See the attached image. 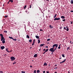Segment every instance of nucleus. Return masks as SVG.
Here are the masks:
<instances>
[{
	"mask_svg": "<svg viewBox=\"0 0 73 73\" xmlns=\"http://www.w3.org/2000/svg\"><path fill=\"white\" fill-rule=\"evenodd\" d=\"M62 27H60V29H62Z\"/></svg>",
	"mask_w": 73,
	"mask_h": 73,
	"instance_id": "ea45409f",
	"label": "nucleus"
},
{
	"mask_svg": "<svg viewBox=\"0 0 73 73\" xmlns=\"http://www.w3.org/2000/svg\"><path fill=\"white\" fill-rule=\"evenodd\" d=\"M0 73H3V72L1 71V70H0Z\"/></svg>",
	"mask_w": 73,
	"mask_h": 73,
	"instance_id": "a19ab883",
	"label": "nucleus"
},
{
	"mask_svg": "<svg viewBox=\"0 0 73 73\" xmlns=\"http://www.w3.org/2000/svg\"><path fill=\"white\" fill-rule=\"evenodd\" d=\"M66 28H67V29H66V31H68L69 30V29L68 28V27H66Z\"/></svg>",
	"mask_w": 73,
	"mask_h": 73,
	"instance_id": "9b49d317",
	"label": "nucleus"
},
{
	"mask_svg": "<svg viewBox=\"0 0 73 73\" xmlns=\"http://www.w3.org/2000/svg\"><path fill=\"white\" fill-rule=\"evenodd\" d=\"M35 37L37 39L39 38V36H37V35H36L35 36Z\"/></svg>",
	"mask_w": 73,
	"mask_h": 73,
	"instance_id": "4468645a",
	"label": "nucleus"
},
{
	"mask_svg": "<svg viewBox=\"0 0 73 73\" xmlns=\"http://www.w3.org/2000/svg\"><path fill=\"white\" fill-rule=\"evenodd\" d=\"M70 50V47H68L67 48V50Z\"/></svg>",
	"mask_w": 73,
	"mask_h": 73,
	"instance_id": "5701e85b",
	"label": "nucleus"
},
{
	"mask_svg": "<svg viewBox=\"0 0 73 73\" xmlns=\"http://www.w3.org/2000/svg\"><path fill=\"white\" fill-rule=\"evenodd\" d=\"M37 57V54H35L34 56V57L35 58H36Z\"/></svg>",
	"mask_w": 73,
	"mask_h": 73,
	"instance_id": "9d476101",
	"label": "nucleus"
},
{
	"mask_svg": "<svg viewBox=\"0 0 73 73\" xmlns=\"http://www.w3.org/2000/svg\"><path fill=\"white\" fill-rule=\"evenodd\" d=\"M66 21V20L65 19H63L62 20L63 21Z\"/></svg>",
	"mask_w": 73,
	"mask_h": 73,
	"instance_id": "473e14b6",
	"label": "nucleus"
},
{
	"mask_svg": "<svg viewBox=\"0 0 73 73\" xmlns=\"http://www.w3.org/2000/svg\"><path fill=\"white\" fill-rule=\"evenodd\" d=\"M7 54H4V56H6L7 55Z\"/></svg>",
	"mask_w": 73,
	"mask_h": 73,
	"instance_id": "e2e57ef3",
	"label": "nucleus"
},
{
	"mask_svg": "<svg viewBox=\"0 0 73 73\" xmlns=\"http://www.w3.org/2000/svg\"><path fill=\"white\" fill-rule=\"evenodd\" d=\"M10 59H11V61H13L15 60L16 59V58H15L14 56H12L11 57Z\"/></svg>",
	"mask_w": 73,
	"mask_h": 73,
	"instance_id": "7ed1b4c3",
	"label": "nucleus"
},
{
	"mask_svg": "<svg viewBox=\"0 0 73 73\" xmlns=\"http://www.w3.org/2000/svg\"><path fill=\"white\" fill-rule=\"evenodd\" d=\"M6 51H7V52H8V48H6Z\"/></svg>",
	"mask_w": 73,
	"mask_h": 73,
	"instance_id": "2f4dec72",
	"label": "nucleus"
},
{
	"mask_svg": "<svg viewBox=\"0 0 73 73\" xmlns=\"http://www.w3.org/2000/svg\"><path fill=\"white\" fill-rule=\"evenodd\" d=\"M49 27L50 28V29H52L53 28V27L51 25H49Z\"/></svg>",
	"mask_w": 73,
	"mask_h": 73,
	"instance_id": "ddd939ff",
	"label": "nucleus"
},
{
	"mask_svg": "<svg viewBox=\"0 0 73 73\" xmlns=\"http://www.w3.org/2000/svg\"><path fill=\"white\" fill-rule=\"evenodd\" d=\"M40 72V71L39 70H38L36 71V73H39Z\"/></svg>",
	"mask_w": 73,
	"mask_h": 73,
	"instance_id": "f3484780",
	"label": "nucleus"
},
{
	"mask_svg": "<svg viewBox=\"0 0 73 73\" xmlns=\"http://www.w3.org/2000/svg\"><path fill=\"white\" fill-rule=\"evenodd\" d=\"M64 27V29L65 30H66V27Z\"/></svg>",
	"mask_w": 73,
	"mask_h": 73,
	"instance_id": "e433bc0d",
	"label": "nucleus"
},
{
	"mask_svg": "<svg viewBox=\"0 0 73 73\" xmlns=\"http://www.w3.org/2000/svg\"><path fill=\"white\" fill-rule=\"evenodd\" d=\"M9 2H9H9H7V4H9Z\"/></svg>",
	"mask_w": 73,
	"mask_h": 73,
	"instance_id": "0e129e2a",
	"label": "nucleus"
},
{
	"mask_svg": "<svg viewBox=\"0 0 73 73\" xmlns=\"http://www.w3.org/2000/svg\"><path fill=\"white\" fill-rule=\"evenodd\" d=\"M4 32L5 33H7V31H4Z\"/></svg>",
	"mask_w": 73,
	"mask_h": 73,
	"instance_id": "c85d7f7f",
	"label": "nucleus"
},
{
	"mask_svg": "<svg viewBox=\"0 0 73 73\" xmlns=\"http://www.w3.org/2000/svg\"><path fill=\"white\" fill-rule=\"evenodd\" d=\"M46 73H49V71H47Z\"/></svg>",
	"mask_w": 73,
	"mask_h": 73,
	"instance_id": "603ef678",
	"label": "nucleus"
},
{
	"mask_svg": "<svg viewBox=\"0 0 73 73\" xmlns=\"http://www.w3.org/2000/svg\"><path fill=\"white\" fill-rule=\"evenodd\" d=\"M12 52V50H11L9 51L10 52Z\"/></svg>",
	"mask_w": 73,
	"mask_h": 73,
	"instance_id": "052dcab7",
	"label": "nucleus"
},
{
	"mask_svg": "<svg viewBox=\"0 0 73 73\" xmlns=\"http://www.w3.org/2000/svg\"><path fill=\"white\" fill-rule=\"evenodd\" d=\"M44 45H45V44H41L40 45V46L42 47L43 46H44Z\"/></svg>",
	"mask_w": 73,
	"mask_h": 73,
	"instance_id": "f8f14e48",
	"label": "nucleus"
},
{
	"mask_svg": "<svg viewBox=\"0 0 73 73\" xmlns=\"http://www.w3.org/2000/svg\"><path fill=\"white\" fill-rule=\"evenodd\" d=\"M35 42H33V43L32 44V46H33L35 44Z\"/></svg>",
	"mask_w": 73,
	"mask_h": 73,
	"instance_id": "bb28decb",
	"label": "nucleus"
},
{
	"mask_svg": "<svg viewBox=\"0 0 73 73\" xmlns=\"http://www.w3.org/2000/svg\"><path fill=\"white\" fill-rule=\"evenodd\" d=\"M57 66V64H55V65H54V66Z\"/></svg>",
	"mask_w": 73,
	"mask_h": 73,
	"instance_id": "4d7b16f0",
	"label": "nucleus"
},
{
	"mask_svg": "<svg viewBox=\"0 0 73 73\" xmlns=\"http://www.w3.org/2000/svg\"><path fill=\"white\" fill-rule=\"evenodd\" d=\"M40 49H39V50L40 51L41 50V48H40Z\"/></svg>",
	"mask_w": 73,
	"mask_h": 73,
	"instance_id": "680f3d73",
	"label": "nucleus"
},
{
	"mask_svg": "<svg viewBox=\"0 0 73 73\" xmlns=\"http://www.w3.org/2000/svg\"><path fill=\"white\" fill-rule=\"evenodd\" d=\"M58 69V67L56 66V67H55L54 68V69Z\"/></svg>",
	"mask_w": 73,
	"mask_h": 73,
	"instance_id": "4be33fe9",
	"label": "nucleus"
},
{
	"mask_svg": "<svg viewBox=\"0 0 73 73\" xmlns=\"http://www.w3.org/2000/svg\"><path fill=\"white\" fill-rule=\"evenodd\" d=\"M35 39H34L33 41V42H35Z\"/></svg>",
	"mask_w": 73,
	"mask_h": 73,
	"instance_id": "37998d69",
	"label": "nucleus"
},
{
	"mask_svg": "<svg viewBox=\"0 0 73 73\" xmlns=\"http://www.w3.org/2000/svg\"><path fill=\"white\" fill-rule=\"evenodd\" d=\"M13 40H14V41H16L17 40V39L16 38L14 39L13 38Z\"/></svg>",
	"mask_w": 73,
	"mask_h": 73,
	"instance_id": "a878e982",
	"label": "nucleus"
},
{
	"mask_svg": "<svg viewBox=\"0 0 73 73\" xmlns=\"http://www.w3.org/2000/svg\"><path fill=\"white\" fill-rule=\"evenodd\" d=\"M2 43L3 44H5V38H3V40H2Z\"/></svg>",
	"mask_w": 73,
	"mask_h": 73,
	"instance_id": "0eeeda50",
	"label": "nucleus"
},
{
	"mask_svg": "<svg viewBox=\"0 0 73 73\" xmlns=\"http://www.w3.org/2000/svg\"><path fill=\"white\" fill-rule=\"evenodd\" d=\"M61 19H64L65 18V17L63 16H61Z\"/></svg>",
	"mask_w": 73,
	"mask_h": 73,
	"instance_id": "2eb2a0df",
	"label": "nucleus"
},
{
	"mask_svg": "<svg viewBox=\"0 0 73 73\" xmlns=\"http://www.w3.org/2000/svg\"><path fill=\"white\" fill-rule=\"evenodd\" d=\"M26 37L27 38H30V37H29V35H27Z\"/></svg>",
	"mask_w": 73,
	"mask_h": 73,
	"instance_id": "aec40b11",
	"label": "nucleus"
},
{
	"mask_svg": "<svg viewBox=\"0 0 73 73\" xmlns=\"http://www.w3.org/2000/svg\"><path fill=\"white\" fill-rule=\"evenodd\" d=\"M61 48V47L60 46H59L58 47V49H60Z\"/></svg>",
	"mask_w": 73,
	"mask_h": 73,
	"instance_id": "72a5a7b5",
	"label": "nucleus"
},
{
	"mask_svg": "<svg viewBox=\"0 0 73 73\" xmlns=\"http://www.w3.org/2000/svg\"><path fill=\"white\" fill-rule=\"evenodd\" d=\"M50 40H51L50 39L48 38V39H47V41H50Z\"/></svg>",
	"mask_w": 73,
	"mask_h": 73,
	"instance_id": "b1692460",
	"label": "nucleus"
},
{
	"mask_svg": "<svg viewBox=\"0 0 73 73\" xmlns=\"http://www.w3.org/2000/svg\"><path fill=\"white\" fill-rule=\"evenodd\" d=\"M31 7H32V6L31 5H29V8H31Z\"/></svg>",
	"mask_w": 73,
	"mask_h": 73,
	"instance_id": "58836bf2",
	"label": "nucleus"
},
{
	"mask_svg": "<svg viewBox=\"0 0 73 73\" xmlns=\"http://www.w3.org/2000/svg\"><path fill=\"white\" fill-rule=\"evenodd\" d=\"M73 23L72 21H71V24H72Z\"/></svg>",
	"mask_w": 73,
	"mask_h": 73,
	"instance_id": "de8ad7c7",
	"label": "nucleus"
},
{
	"mask_svg": "<svg viewBox=\"0 0 73 73\" xmlns=\"http://www.w3.org/2000/svg\"><path fill=\"white\" fill-rule=\"evenodd\" d=\"M16 62H14V63H13V64H16Z\"/></svg>",
	"mask_w": 73,
	"mask_h": 73,
	"instance_id": "c9c22d12",
	"label": "nucleus"
},
{
	"mask_svg": "<svg viewBox=\"0 0 73 73\" xmlns=\"http://www.w3.org/2000/svg\"><path fill=\"white\" fill-rule=\"evenodd\" d=\"M48 65V64L46 63V62H45L44 64V66H47Z\"/></svg>",
	"mask_w": 73,
	"mask_h": 73,
	"instance_id": "1a4fd4ad",
	"label": "nucleus"
},
{
	"mask_svg": "<svg viewBox=\"0 0 73 73\" xmlns=\"http://www.w3.org/2000/svg\"><path fill=\"white\" fill-rule=\"evenodd\" d=\"M48 49H47L45 51V52H47L48 51Z\"/></svg>",
	"mask_w": 73,
	"mask_h": 73,
	"instance_id": "393cba45",
	"label": "nucleus"
},
{
	"mask_svg": "<svg viewBox=\"0 0 73 73\" xmlns=\"http://www.w3.org/2000/svg\"><path fill=\"white\" fill-rule=\"evenodd\" d=\"M58 47V45H57L56 46L55 48V49H53V50H51V52H55V51L56 50V48H57Z\"/></svg>",
	"mask_w": 73,
	"mask_h": 73,
	"instance_id": "39448f33",
	"label": "nucleus"
},
{
	"mask_svg": "<svg viewBox=\"0 0 73 73\" xmlns=\"http://www.w3.org/2000/svg\"><path fill=\"white\" fill-rule=\"evenodd\" d=\"M58 44H54L52 46V48H51L50 49H49L50 51H52L53 50V49H54L55 47H56L57 46H58Z\"/></svg>",
	"mask_w": 73,
	"mask_h": 73,
	"instance_id": "f03ea898",
	"label": "nucleus"
},
{
	"mask_svg": "<svg viewBox=\"0 0 73 73\" xmlns=\"http://www.w3.org/2000/svg\"><path fill=\"white\" fill-rule=\"evenodd\" d=\"M45 50H46V49H43V51H44Z\"/></svg>",
	"mask_w": 73,
	"mask_h": 73,
	"instance_id": "3c124183",
	"label": "nucleus"
},
{
	"mask_svg": "<svg viewBox=\"0 0 73 73\" xmlns=\"http://www.w3.org/2000/svg\"><path fill=\"white\" fill-rule=\"evenodd\" d=\"M62 57H64V58L65 57V56H64V54H62Z\"/></svg>",
	"mask_w": 73,
	"mask_h": 73,
	"instance_id": "7c9ffc66",
	"label": "nucleus"
},
{
	"mask_svg": "<svg viewBox=\"0 0 73 73\" xmlns=\"http://www.w3.org/2000/svg\"><path fill=\"white\" fill-rule=\"evenodd\" d=\"M66 60V59H65L63 61H62L61 62H60V64H62V63H64L65 62Z\"/></svg>",
	"mask_w": 73,
	"mask_h": 73,
	"instance_id": "423d86ee",
	"label": "nucleus"
},
{
	"mask_svg": "<svg viewBox=\"0 0 73 73\" xmlns=\"http://www.w3.org/2000/svg\"><path fill=\"white\" fill-rule=\"evenodd\" d=\"M40 31H43V30H42V29H40Z\"/></svg>",
	"mask_w": 73,
	"mask_h": 73,
	"instance_id": "c03bdc74",
	"label": "nucleus"
},
{
	"mask_svg": "<svg viewBox=\"0 0 73 73\" xmlns=\"http://www.w3.org/2000/svg\"><path fill=\"white\" fill-rule=\"evenodd\" d=\"M9 2H11V3H13V0H9Z\"/></svg>",
	"mask_w": 73,
	"mask_h": 73,
	"instance_id": "6ab92c4d",
	"label": "nucleus"
},
{
	"mask_svg": "<svg viewBox=\"0 0 73 73\" xmlns=\"http://www.w3.org/2000/svg\"><path fill=\"white\" fill-rule=\"evenodd\" d=\"M27 5H25L24 7V9H25L26 8V7H27Z\"/></svg>",
	"mask_w": 73,
	"mask_h": 73,
	"instance_id": "4c0bfd02",
	"label": "nucleus"
},
{
	"mask_svg": "<svg viewBox=\"0 0 73 73\" xmlns=\"http://www.w3.org/2000/svg\"><path fill=\"white\" fill-rule=\"evenodd\" d=\"M62 59V57L61 56L60 57V58H59V59Z\"/></svg>",
	"mask_w": 73,
	"mask_h": 73,
	"instance_id": "49530a36",
	"label": "nucleus"
},
{
	"mask_svg": "<svg viewBox=\"0 0 73 73\" xmlns=\"http://www.w3.org/2000/svg\"><path fill=\"white\" fill-rule=\"evenodd\" d=\"M30 68H32L33 67L32 66H31V65L30 66Z\"/></svg>",
	"mask_w": 73,
	"mask_h": 73,
	"instance_id": "a18cd8bd",
	"label": "nucleus"
},
{
	"mask_svg": "<svg viewBox=\"0 0 73 73\" xmlns=\"http://www.w3.org/2000/svg\"><path fill=\"white\" fill-rule=\"evenodd\" d=\"M46 52H45H45H44V53H43V54H45V53Z\"/></svg>",
	"mask_w": 73,
	"mask_h": 73,
	"instance_id": "8fccbe9b",
	"label": "nucleus"
},
{
	"mask_svg": "<svg viewBox=\"0 0 73 73\" xmlns=\"http://www.w3.org/2000/svg\"><path fill=\"white\" fill-rule=\"evenodd\" d=\"M53 54V52H52L51 53V54Z\"/></svg>",
	"mask_w": 73,
	"mask_h": 73,
	"instance_id": "13d9d810",
	"label": "nucleus"
},
{
	"mask_svg": "<svg viewBox=\"0 0 73 73\" xmlns=\"http://www.w3.org/2000/svg\"><path fill=\"white\" fill-rule=\"evenodd\" d=\"M45 71H44L43 72V73H45Z\"/></svg>",
	"mask_w": 73,
	"mask_h": 73,
	"instance_id": "864d4df0",
	"label": "nucleus"
},
{
	"mask_svg": "<svg viewBox=\"0 0 73 73\" xmlns=\"http://www.w3.org/2000/svg\"><path fill=\"white\" fill-rule=\"evenodd\" d=\"M0 36L1 37V41H2L3 40V38H4V37L3 36V34H0Z\"/></svg>",
	"mask_w": 73,
	"mask_h": 73,
	"instance_id": "20e7f679",
	"label": "nucleus"
},
{
	"mask_svg": "<svg viewBox=\"0 0 73 73\" xmlns=\"http://www.w3.org/2000/svg\"><path fill=\"white\" fill-rule=\"evenodd\" d=\"M68 73H70V72L69 71L68 72Z\"/></svg>",
	"mask_w": 73,
	"mask_h": 73,
	"instance_id": "774afa93",
	"label": "nucleus"
},
{
	"mask_svg": "<svg viewBox=\"0 0 73 73\" xmlns=\"http://www.w3.org/2000/svg\"><path fill=\"white\" fill-rule=\"evenodd\" d=\"M9 52H9H10V51H8H8H7V52Z\"/></svg>",
	"mask_w": 73,
	"mask_h": 73,
	"instance_id": "bf43d9fd",
	"label": "nucleus"
},
{
	"mask_svg": "<svg viewBox=\"0 0 73 73\" xmlns=\"http://www.w3.org/2000/svg\"><path fill=\"white\" fill-rule=\"evenodd\" d=\"M57 15V14H56L54 16V21H59V20H60V18H57V17H56Z\"/></svg>",
	"mask_w": 73,
	"mask_h": 73,
	"instance_id": "f257e3e1",
	"label": "nucleus"
},
{
	"mask_svg": "<svg viewBox=\"0 0 73 73\" xmlns=\"http://www.w3.org/2000/svg\"><path fill=\"white\" fill-rule=\"evenodd\" d=\"M55 73H57V72H55Z\"/></svg>",
	"mask_w": 73,
	"mask_h": 73,
	"instance_id": "338daca9",
	"label": "nucleus"
},
{
	"mask_svg": "<svg viewBox=\"0 0 73 73\" xmlns=\"http://www.w3.org/2000/svg\"><path fill=\"white\" fill-rule=\"evenodd\" d=\"M0 48L2 50H3V49H4L5 48V47L4 46H1Z\"/></svg>",
	"mask_w": 73,
	"mask_h": 73,
	"instance_id": "6e6552de",
	"label": "nucleus"
},
{
	"mask_svg": "<svg viewBox=\"0 0 73 73\" xmlns=\"http://www.w3.org/2000/svg\"><path fill=\"white\" fill-rule=\"evenodd\" d=\"M8 17V16H5V18H7Z\"/></svg>",
	"mask_w": 73,
	"mask_h": 73,
	"instance_id": "79ce46f5",
	"label": "nucleus"
},
{
	"mask_svg": "<svg viewBox=\"0 0 73 73\" xmlns=\"http://www.w3.org/2000/svg\"><path fill=\"white\" fill-rule=\"evenodd\" d=\"M46 47L47 48H48V46H46Z\"/></svg>",
	"mask_w": 73,
	"mask_h": 73,
	"instance_id": "69168bd1",
	"label": "nucleus"
},
{
	"mask_svg": "<svg viewBox=\"0 0 73 73\" xmlns=\"http://www.w3.org/2000/svg\"><path fill=\"white\" fill-rule=\"evenodd\" d=\"M21 73H25L26 72L25 71H22L21 72Z\"/></svg>",
	"mask_w": 73,
	"mask_h": 73,
	"instance_id": "c756f323",
	"label": "nucleus"
},
{
	"mask_svg": "<svg viewBox=\"0 0 73 73\" xmlns=\"http://www.w3.org/2000/svg\"><path fill=\"white\" fill-rule=\"evenodd\" d=\"M70 43L71 44H72V43L71 41H70Z\"/></svg>",
	"mask_w": 73,
	"mask_h": 73,
	"instance_id": "6e6d98bb",
	"label": "nucleus"
},
{
	"mask_svg": "<svg viewBox=\"0 0 73 73\" xmlns=\"http://www.w3.org/2000/svg\"><path fill=\"white\" fill-rule=\"evenodd\" d=\"M34 73H36V70H35L34 71Z\"/></svg>",
	"mask_w": 73,
	"mask_h": 73,
	"instance_id": "f704fd0d",
	"label": "nucleus"
},
{
	"mask_svg": "<svg viewBox=\"0 0 73 73\" xmlns=\"http://www.w3.org/2000/svg\"><path fill=\"white\" fill-rule=\"evenodd\" d=\"M70 12H73V11H70Z\"/></svg>",
	"mask_w": 73,
	"mask_h": 73,
	"instance_id": "5fc2aeb1",
	"label": "nucleus"
},
{
	"mask_svg": "<svg viewBox=\"0 0 73 73\" xmlns=\"http://www.w3.org/2000/svg\"><path fill=\"white\" fill-rule=\"evenodd\" d=\"M32 39H30L29 40V42H32Z\"/></svg>",
	"mask_w": 73,
	"mask_h": 73,
	"instance_id": "a211bd4d",
	"label": "nucleus"
},
{
	"mask_svg": "<svg viewBox=\"0 0 73 73\" xmlns=\"http://www.w3.org/2000/svg\"><path fill=\"white\" fill-rule=\"evenodd\" d=\"M46 1L47 2H49V0H46Z\"/></svg>",
	"mask_w": 73,
	"mask_h": 73,
	"instance_id": "09e8293b",
	"label": "nucleus"
},
{
	"mask_svg": "<svg viewBox=\"0 0 73 73\" xmlns=\"http://www.w3.org/2000/svg\"><path fill=\"white\" fill-rule=\"evenodd\" d=\"M71 4H73V0H71Z\"/></svg>",
	"mask_w": 73,
	"mask_h": 73,
	"instance_id": "412c9836",
	"label": "nucleus"
},
{
	"mask_svg": "<svg viewBox=\"0 0 73 73\" xmlns=\"http://www.w3.org/2000/svg\"><path fill=\"white\" fill-rule=\"evenodd\" d=\"M40 39H38V44H39L40 42Z\"/></svg>",
	"mask_w": 73,
	"mask_h": 73,
	"instance_id": "dca6fc26",
	"label": "nucleus"
},
{
	"mask_svg": "<svg viewBox=\"0 0 73 73\" xmlns=\"http://www.w3.org/2000/svg\"><path fill=\"white\" fill-rule=\"evenodd\" d=\"M9 38H10V39H13V37H11L10 36H9Z\"/></svg>",
	"mask_w": 73,
	"mask_h": 73,
	"instance_id": "cd10ccee",
	"label": "nucleus"
}]
</instances>
